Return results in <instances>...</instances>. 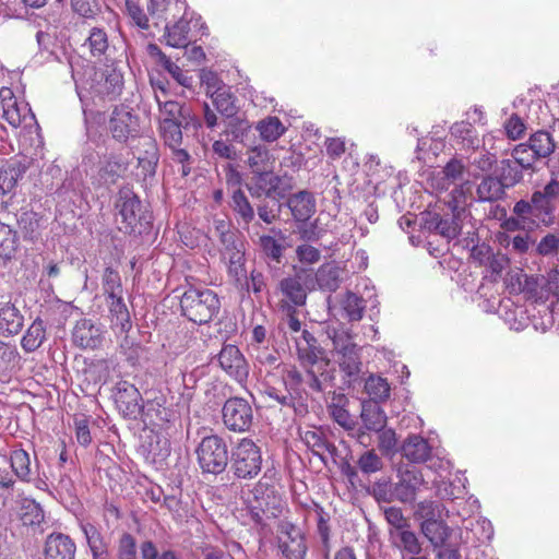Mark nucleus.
I'll use <instances>...</instances> for the list:
<instances>
[{"label": "nucleus", "instance_id": "nucleus-1", "mask_svg": "<svg viewBox=\"0 0 559 559\" xmlns=\"http://www.w3.org/2000/svg\"><path fill=\"white\" fill-rule=\"evenodd\" d=\"M480 509L479 501L473 496L464 501L456 515L462 518V525L456 533V559H480V546L492 538L493 527L487 519L475 516Z\"/></svg>", "mask_w": 559, "mask_h": 559}, {"label": "nucleus", "instance_id": "nucleus-2", "mask_svg": "<svg viewBox=\"0 0 559 559\" xmlns=\"http://www.w3.org/2000/svg\"><path fill=\"white\" fill-rule=\"evenodd\" d=\"M179 305L182 316L197 324L209 323L221 309V301L215 292L193 286L183 292Z\"/></svg>", "mask_w": 559, "mask_h": 559}, {"label": "nucleus", "instance_id": "nucleus-3", "mask_svg": "<svg viewBox=\"0 0 559 559\" xmlns=\"http://www.w3.org/2000/svg\"><path fill=\"white\" fill-rule=\"evenodd\" d=\"M425 225L430 230L429 253L439 260L441 267L451 270L454 261L451 251V240L454 238L453 221L443 219L438 213H429Z\"/></svg>", "mask_w": 559, "mask_h": 559}, {"label": "nucleus", "instance_id": "nucleus-4", "mask_svg": "<svg viewBox=\"0 0 559 559\" xmlns=\"http://www.w3.org/2000/svg\"><path fill=\"white\" fill-rule=\"evenodd\" d=\"M116 209L121 217L119 227L126 234H142L150 228L152 214L144 209L140 198L129 189H121L118 192Z\"/></svg>", "mask_w": 559, "mask_h": 559}, {"label": "nucleus", "instance_id": "nucleus-5", "mask_svg": "<svg viewBox=\"0 0 559 559\" xmlns=\"http://www.w3.org/2000/svg\"><path fill=\"white\" fill-rule=\"evenodd\" d=\"M262 452L260 447L249 438H242L230 454V472L236 479H254L262 469Z\"/></svg>", "mask_w": 559, "mask_h": 559}, {"label": "nucleus", "instance_id": "nucleus-6", "mask_svg": "<svg viewBox=\"0 0 559 559\" xmlns=\"http://www.w3.org/2000/svg\"><path fill=\"white\" fill-rule=\"evenodd\" d=\"M468 156V158H456V183L460 181L461 194H465L471 190L469 180L465 176L477 179L483 174L488 173L493 164L497 163L496 154L489 152L484 145ZM457 193L459 189L456 188Z\"/></svg>", "mask_w": 559, "mask_h": 559}, {"label": "nucleus", "instance_id": "nucleus-7", "mask_svg": "<svg viewBox=\"0 0 559 559\" xmlns=\"http://www.w3.org/2000/svg\"><path fill=\"white\" fill-rule=\"evenodd\" d=\"M0 117L14 129L38 127L28 104L20 100L8 86L0 88Z\"/></svg>", "mask_w": 559, "mask_h": 559}, {"label": "nucleus", "instance_id": "nucleus-8", "mask_svg": "<svg viewBox=\"0 0 559 559\" xmlns=\"http://www.w3.org/2000/svg\"><path fill=\"white\" fill-rule=\"evenodd\" d=\"M197 457L204 473H222L228 464L226 442L216 435L204 437L197 449Z\"/></svg>", "mask_w": 559, "mask_h": 559}, {"label": "nucleus", "instance_id": "nucleus-9", "mask_svg": "<svg viewBox=\"0 0 559 559\" xmlns=\"http://www.w3.org/2000/svg\"><path fill=\"white\" fill-rule=\"evenodd\" d=\"M443 511L444 507L441 503L421 502L418 507V512L425 519L421 531L436 547L444 546L452 532L442 518Z\"/></svg>", "mask_w": 559, "mask_h": 559}, {"label": "nucleus", "instance_id": "nucleus-10", "mask_svg": "<svg viewBox=\"0 0 559 559\" xmlns=\"http://www.w3.org/2000/svg\"><path fill=\"white\" fill-rule=\"evenodd\" d=\"M467 121L456 123V158H468L469 154L479 150L484 145V140L479 136L473 123L481 122L484 112L475 107L466 112Z\"/></svg>", "mask_w": 559, "mask_h": 559}, {"label": "nucleus", "instance_id": "nucleus-11", "mask_svg": "<svg viewBox=\"0 0 559 559\" xmlns=\"http://www.w3.org/2000/svg\"><path fill=\"white\" fill-rule=\"evenodd\" d=\"M107 129L112 139L119 143H127L138 136L140 132V118L124 105L115 106Z\"/></svg>", "mask_w": 559, "mask_h": 559}, {"label": "nucleus", "instance_id": "nucleus-12", "mask_svg": "<svg viewBox=\"0 0 559 559\" xmlns=\"http://www.w3.org/2000/svg\"><path fill=\"white\" fill-rule=\"evenodd\" d=\"M190 126L181 124L180 122L163 121L158 123V131L164 144L173 152V160L182 165L181 174L183 177L190 174V155L181 147L182 144V128Z\"/></svg>", "mask_w": 559, "mask_h": 559}, {"label": "nucleus", "instance_id": "nucleus-13", "mask_svg": "<svg viewBox=\"0 0 559 559\" xmlns=\"http://www.w3.org/2000/svg\"><path fill=\"white\" fill-rule=\"evenodd\" d=\"M225 426L235 432L248 431L253 421L252 407L241 397L228 399L222 409Z\"/></svg>", "mask_w": 559, "mask_h": 559}, {"label": "nucleus", "instance_id": "nucleus-14", "mask_svg": "<svg viewBox=\"0 0 559 559\" xmlns=\"http://www.w3.org/2000/svg\"><path fill=\"white\" fill-rule=\"evenodd\" d=\"M155 100L159 110L158 123L169 121L191 126L193 129L202 127L200 118L186 104L176 100H162L158 94L155 95Z\"/></svg>", "mask_w": 559, "mask_h": 559}, {"label": "nucleus", "instance_id": "nucleus-15", "mask_svg": "<svg viewBox=\"0 0 559 559\" xmlns=\"http://www.w3.org/2000/svg\"><path fill=\"white\" fill-rule=\"evenodd\" d=\"M221 368L239 383L247 381L249 365L240 349L233 344L224 345L217 356Z\"/></svg>", "mask_w": 559, "mask_h": 559}, {"label": "nucleus", "instance_id": "nucleus-16", "mask_svg": "<svg viewBox=\"0 0 559 559\" xmlns=\"http://www.w3.org/2000/svg\"><path fill=\"white\" fill-rule=\"evenodd\" d=\"M114 401L118 411L126 418H136L142 411V396L136 386L128 381L116 384Z\"/></svg>", "mask_w": 559, "mask_h": 559}, {"label": "nucleus", "instance_id": "nucleus-17", "mask_svg": "<svg viewBox=\"0 0 559 559\" xmlns=\"http://www.w3.org/2000/svg\"><path fill=\"white\" fill-rule=\"evenodd\" d=\"M278 547L286 559H304L307 552L305 537L300 528L290 523L282 525Z\"/></svg>", "mask_w": 559, "mask_h": 559}, {"label": "nucleus", "instance_id": "nucleus-18", "mask_svg": "<svg viewBox=\"0 0 559 559\" xmlns=\"http://www.w3.org/2000/svg\"><path fill=\"white\" fill-rule=\"evenodd\" d=\"M104 332L91 319H80L72 331V342L82 349H97L103 345Z\"/></svg>", "mask_w": 559, "mask_h": 559}, {"label": "nucleus", "instance_id": "nucleus-19", "mask_svg": "<svg viewBox=\"0 0 559 559\" xmlns=\"http://www.w3.org/2000/svg\"><path fill=\"white\" fill-rule=\"evenodd\" d=\"M29 168L26 158L10 157L0 166V190L3 194L12 192Z\"/></svg>", "mask_w": 559, "mask_h": 559}, {"label": "nucleus", "instance_id": "nucleus-20", "mask_svg": "<svg viewBox=\"0 0 559 559\" xmlns=\"http://www.w3.org/2000/svg\"><path fill=\"white\" fill-rule=\"evenodd\" d=\"M76 545L63 533H51L44 547L45 559H75Z\"/></svg>", "mask_w": 559, "mask_h": 559}, {"label": "nucleus", "instance_id": "nucleus-21", "mask_svg": "<svg viewBox=\"0 0 559 559\" xmlns=\"http://www.w3.org/2000/svg\"><path fill=\"white\" fill-rule=\"evenodd\" d=\"M109 312L110 328L118 333H128L132 328L129 309L123 295L105 298Z\"/></svg>", "mask_w": 559, "mask_h": 559}, {"label": "nucleus", "instance_id": "nucleus-22", "mask_svg": "<svg viewBox=\"0 0 559 559\" xmlns=\"http://www.w3.org/2000/svg\"><path fill=\"white\" fill-rule=\"evenodd\" d=\"M222 254L228 261V272L237 281L246 276L245 242L238 237L223 245Z\"/></svg>", "mask_w": 559, "mask_h": 559}, {"label": "nucleus", "instance_id": "nucleus-23", "mask_svg": "<svg viewBox=\"0 0 559 559\" xmlns=\"http://www.w3.org/2000/svg\"><path fill=\"white\" fill-rule=\"evenodd\" d=\"M423 475L417 471L406 469L400 480L392 487V496L401 502H413L423 484Z\"/></svg>", "mask_w": 559, "mask_h": 559}, {"label": "nucleus", "instance_id": "nucleus-24", "mask_svg": "<svg viewBox=\"0 0 559 559\" xmlns=\"http://www.w3.org/2000/svg\"><path fill=\"white\" fill-rule=\"evenodd\" d=\"M24 325V317L11 301H0V335L9 337L19 334Z\"/></svg>", "mask_w": 559, "mask_h": 559}, {"label": "nucleus", "instance_id": "nucleus-25", "mask_svg": "<svg viewBox=\"0 0 559 559\" xmlns=\"http://www.w3.org/2000/svg\"><path fill=\"white\" fill-rule=\"evenodd\" d=\"M17 516L22 525L43 531L41 525L45 522V512L41 506L32 498H21L19 500Z\"/></svg>", "mask_w": 559, "mask_h": 559}, {"label": "nucleus", "instance_id": "nucleus-26", "mask_svg": "<svg viewBox=\"0 0 559 559\" xmlns=\"http://www.w3.org/2000/svg\"><path fill=\"white\" fill-rule=\"evenodd\" d=\"M138 164L145 175H154L158 163V147L156 141L151 136L141 138L138 145Z\"/></svg>", "mask_w": 559, "mask_h": 559}, {"label": "nucleus", "instance_id": "nucleus-27", "mask_svg": "<svg viewBox=\"0 0 559 559\" xmlns=\"http://www.w3.org/2000/svg\"><path fill=\"white\" fill-rule=\"evenodd\" d=\"M128 164L122 160L120 154L109 153L104 155L98 169V176L104 183L115 185L127 170Z\"/></svg>", "mask_w": 559, "mask_h": 559}, {"label": "nucleus", "instance_id": "nucleus-28", "mask_svg": "<svg viewBox=\"0 0 559 559\" xmlns=\"http://www.w3.org/2000/svg\"><path fill=\"white\" fill-rule=\"evenodd\" d=\"M402 453L413 463H423L430 457L431 447L425 438L412 435L404 441Z\"/></svg>", "mask_w": 559, "mask_h": 559}, {"label": "nucleus", "instance_id": "nucleus-29", "mask_svg": "<svg viewBox=\"0 0 559 559\" xmlns=\"http://www.w3.org/2000/svg\"><path fill=\"white\" fill-rule=\"evenodd\" d=\"M348 399L343 393H333L331 402L328 405L331 417L344 429L352 430L355 427V420L347 409Z\"/></svg>", "mask_w": 559, "mask_h": 559}, {"label": "nucleus", "instance_id": "nucleus-30", "mask_svg": "<svg viewBox=\"0 0 559 559\" xmlns=\"http://www.w3.org/2000/svg\"><path fill=\"white\" fill-rule=\"evenodd\" d=\"M288 207L298 222H306L316 211V202L308 191H300L288 199Z\"/></svg>", "mask_w": 559, "mask_h": 559}, {"label": "nucleus", "instance_id": "nucleus-31", "mask_svg": "<svg viewBox=\"0 0 559 559\" xmlns=\"http://www.w3.org/2000/svg\"><path fill=\"white\" fill-rule=\"evenodd\" d=\"M506 190L497 175H487L477 186L476 192L480 202H495L506 197Z\"/></svg>", "mask_w": 559, "mask_h": 559}, {"label": "nucleus", "instance_id": "nucleus-32", "mask_svg": "<svg viewBox=\"0 0 559 559\" xmlns=\"http://www.w3.org/2000/svg\"><path fill=\"white\" fill-rule=\"evenodd\" d=\"M496 175L507 189L515 187L524 178V170L511 158L499 162Z\"/></svg>", "mask_w": 559, "mask_h": 559}, {"label": "nucleus", "instance_id": "nucleus-33", "mask_svg": "<svg viewBox=\"0 0 559 559\" xmlns=\"http://www.w3.org/2000/svg\"><path fill=\"white\" fill-rule=\"evenodd\" d=\"M247 154V163L253 174L274 169L275 157L265 146H254Z\"/></svg>", "mask_w": 559, "mask_h": 559}, {"label": "nucleus", "instance_id": "nucleus-34", "mask_svg": "<svg viewBox=\"0 0 559 559\" xmlns=\"http://www.w3.org/2000/svg\"><path fill=\"white\" fill-rule=\"evenodd\" d=\"M46 340V326L40 318H36L27 328L21 340V346L26 353H33Z\"/></svg>", "mask_w": 559, "mask_h": 559}, {"label": "nucleus", "instance_id": "nucleus-35", "mask_svg": "<svg viewBox=\"0 0 559 559\" xmlns=\"http://www.w3.org/2000/svg\"><path fill=\"white\" fill-rule=\"evenodd\" d=\"M280 289L286 300L292 302L294 307L306 304L307 293L299 277H286L280 283Z\"/></svg>", "mask_w": 559, "mask_h": 559}, {"label": "nucleus", "instance_id": "nucleus-36", "mask_svg": "<svg viewBox=\"0 0 559 559\" xmlns=\"http://www.w3.org/2000/svg\"><path fill=\"white\" fill-rule=\"evenodd\" d=\"M278 185V177L273 174V170L261 171V174H254L252 178V186L249 190L252 195L261 197L272 195Z\"/></svg>", "mask_w": 559, "mask_h": 559}, {"label": "nucleus", "instance_id": "nucleus-37", "mask_svg": "<svg viewBox=\"0 0 559 559\" xmlns=\"http://www.w3.org/2000/svg\"><path fill=\"white\" fill-rule=\"evenodd\" d=\"M301 440L318 456H323L335 450V447L326 440L324 432L320 429L306 430L301 433Z\"/></svg>", "mask_w": 559, "mask_h": 559}, {"label": "nucleus", "instance_id": "nucleus-38", "mask_svg": "<svg viewBox=\"0 0 559 559\" xmlns=\"http://www.w3.org/2000/svg\"><path fill=\"white\" fill-rule=\"evenodd\" d=\"M10 468L21 481H31V457L24 449H15L11 452Z\"/></svg>", "mask_w": 559, "mask_h": 559}, {"label": "nucleus", "instance_id": "nucleus-39", "mask_svg": "<svg viewBox=\"0 0 559 559\" xmlns=\"http://www.w3.org/2000/svg\"><path fill=\"white\" fill-rule=\"evenodd\" d=\"M255 129L260 138L265 142H275L286 132V127L276 116H267L260 120Z\"/></svg>", "mask_w": 559, "mask_h": 559}, {"label": "nucleus", "instance_id": "nucleus-40", "mask_svg": "<svg viewBox=\"0 0 559 559\" xmlns=\"http://www.w3.org/2000/svg\"><path fill=\"white\" fill-rule=\"evenodd\" d=\"M215 108L228 118H233L238 112L237 97L231 92L230 86L223 87L219 92L211 96Z\"/></svg>", "mask_w": 559, "mask_h": 559}, {"label": "nucleus", "instance_id": "nucleus-41", "mask_svg": "<svg viewBox=\"0 0 559 559\" xmlns=\"http://www.w3.org/2000/svg\"><path fill=\"white\" fill-rule=\"evenodd\" d=\"M533 152L540 158L549 157L556 150V142L547 131L539 130L533 133L526 142Z\"/></svg>", "mask_w": 559, "mask_h": 559}, {"label": "nucleus", "instance_id": "nucleus-42", "mask_svg": "<svg viewBox=\"0 0 559 559\" xmlns=\"http://www.w3.org/2000/svg\"><path fill=\"white\" fill-rule=\"evenodd\" d=\"M190 24L187 20H179L170 27L166 28V44L174 48H187L189 39Z\"/></svg>", "mask_w": 559, "mask_h": 559}, {"label": "nucleus", "instance_id": "nucleus-43", "mask_svg": "<svg viewBox=\"0 0 559 559\" xmlns=\"http://www.w3.org/2000/svg\"><path fill=\"white\" fill-rule=\"evenodd\" d=\"M297 355L299 360L304 366H320L323 365L324 368L329 366L328 360H323L322 357L324 355V350L319 346L318 343L314 344H299L297 343Z\"/></svg>", "mask_w": 559, "mask_h": 559}, {"label": "nucleus", "instance_id": "nucleus-44", "mask_svg": "<svg viewBox=\"0 0 559 559\" xmlns=\"http://www.w3.org/2000/svg\"><path fill=\"white\" fill-rule=\"evenodd\" d=\"M316 278L321 289L335 292L341 284L340 269L332 263H325L317 271Z\"/></svg>", "mask_w": 559, "mask_h": 559}, {"label": "nucleus", "instance_id": "nucleus-45", "mask_svg": "<svg viewBox=\"0 0 559 559\" xmlns=\"http://www.w3.org/2000/svg\"><path fill=\"white\" fill-rule=\"evenodd\" d=\"M512 159L525 171L531 175L537 171L535 163L539 157L533 152L530 145L525 143L518 144L511 152Z\"/></svg>", "mask_w": 559, "mask_h": 559}, {"label": "nucleus", "instance_id": "nucleus-46", "mask_svg": "<svg viewBox=\"0 0 559 559\" xmlns=\"http://www.w3.org/2000/svg\"><path fill=\"white\" fill-rule=\"evenodd\" d=\"M360 348L357 347L354 350L345 352L335 357L336 362L342 372L348 378L357 377L361 370L360 360Z\"/></svg>", "mask_w": 559, "mask_h": 559}, {"label": "nucleus", "instance_id": "nucleus-47", "mask_svg": "<svg viewBox=\"0 0 559 559\" xmlns=\"http://www.w3.org/2000/svg\"><path fill=\"white\" fill-rule=\"evenodd\" d=\"M328 335L333 344L334 356L345 352L354 350L358 345L354 342L353 335L344 328L330 329Z\"/></svg>", "mask_w": 559, "mask_h": 559}, {"label": "nucleus", "instance_id": "nucleus-48", "mask_svg": "<svg viewBox=\"0 0 559 559\" xmlns=\"http://www.w3.org/2000/svg\"><path fill=\"white\" fill-rule=\"evenodd\" d=\"M102 289L105 298L123 295V287L119 272L110 266L102 275Z\"/></svg>", "mask_w": 559, "mask_h": 559}, {"label": "nucleus", "instance_id": "nucleus-49", "mask_svg": "<svg viewBox=\"0 0 559 559\" xmlns=\"http://www.w3.org/2000/svg\"><path fill=\"white\" fill-rule=\"evenodd\" d=\"M365 390L369 397L376 402L385 401L390 396V384L386 379L371 374L365 383Z\"/></svg>", "mask_w": 559, "mask_h": 559}, {"label": "nucleus", "instance_id": "nucleus-50", "mask_svg": "<svg viewBox=\"0 0 559 559\" xmlns=\"http://www.w3.org/2000/svg\"><path fill=\"white\" fill-rule=\"evenodd\" d=\"M150 48L158 52L163 67L167 72L171 74V76L178 82V84L185 87H191L192 78L189 76L187 72H185L178 64L173 62L170 58H168L164 52H162L156 45H150Z\"/></svg>", "mask_w": 559, "mask_h": 559}, {"label": "nucleus", "instance_id": "nucleus-51", "mask_svg": "<svg viewBox=\"0 0 559 559\" xmlns=\"http://www.w3.org/2000/svg\"><path fill=\"white\" fill-rule=\"evenodd\" d=\"M17 251V237L7 225H0V257L10 260Z\"/></svg>", "mask_w": 559, "mask_h": 559}, {"label": "nucleus", "instance_id": "nucleus-52", "mask_svg": "<svg viewBox=\"0 0 559 559\" xmlns=\"http://www.w3.org/2000/svg\"><path fill=\"white\" fill-rule=\"evenodd\" d=\"M19 226L25 240L35 241L39 238L40 218L35 213H23Z\"/></svg>", "mask_w": 559, "mask_h": 559}, {"label": "nucleus", "instance_id": "nucleus-53", "mask_svg": "<svg viewBox=\"0 0 559 559\" xmlns=\"http://www.w3.org/2000/svg\"><path fill=\"white\" fill-rule=\"evenodd\" d=\"M80 527L85 536L91 552L108 548V543L105 540L104 535L94 524L85 522L81 523Z\"/></svg>", "mask_w": 559, "mask_h": 559}, {"label": "nucleus", "instance_id": "nucleus-54", "mask_svg": "<svg viewBox=\"0 0 559 559\" xmlns=\"http://www.w3.org/2000/svg\"><path fill=\"white\" fill-rule=\"evenodd\" d=\"M231 207L237 214H239L246 224L250 223L254 217L253 207L241 189L234 191L231 197Z\"/></svg>", "mask_w": 559, "mask_h": 559}, {"label": "nucleus", "instance_id": "nucleus-55", "mask_svg": "<svg viewBox=\"0 0 559 559\" xmlns=\"http://www.w3.org/2000/svg\"><path fill=\"white\" fill-rule=\"evenodd\" d=\"M306 377L304 383L313 392H323L325 382L330 378L328 373L322 370L323 365L311 367L307 366Z\"/></svg>", "mask_w": 559, "mask_h": 559}, {"label": "nucleus", "instance_id": "nucleus-56", "mask_svg": "<svg viewBox=\"0 0 559 559\" xmlns=\"http://www.w3.org/2000/svg\"><path fill=\"white\" fill-rule=\"evenodd\" d=\"M90 51L93 56H102L108 48L107 34L102 28H93L86 40Z\"/></svg>", "mask_w": 559, "mask_h": 559}, {"label": "nucleus", "instance_id": "nucleus-57", "mask_svg": "<svg viewBox=\"0 0 559 559\" xmlns=\"http://www.w3.org/2000/svg\"><path fill=\"white\" fill-rule=\"evenodd\" d=\"M361 419L364 421L365 427L368 430L373 431L381 430L382 428H384L386 423V417L379 407L364 409L361 413Z\"/></svg>", "mask_w": 559, "mask_h": 559}, {"label": "nucleus", "instance_id": "nucleus-58", "mask_svg": "<svg viewBox=\"0 0 559 559\" xmlns=\"http://www.w3.org/2000/svg\"><path fill=\"white\" fill-rule=\"evenodd\" d=\"M146 416L152 426L163 429L170 423L173 412L160 404H156L147 409Z\"/></svg>", "mask_w": 559, "mask_h": 559}, {"label": "nucleus", "instance_id": "nucleus-59", "mask_svg": "<svg viewBox=\"0 0 559 559\" xmlns=\"http://www.w3.org/2000/svg\"><path fill=\"white\" fill-rule=\"evenodd\" d=\"M357 465L361 473L364 474H373L378 471H380L383 466L382 460L380 456L374 452V450L366 451L360 455V457L357 461Z\"/></svg>", "mask_w": 559, "mask_h": 559}, {"label": "nucleus", "instance_id": "nucleus-60", "mask_svg": "<svg viewBox=\"0 0 559 559\" xmlns=\"http://www.w3.org/2000/svg\"><path fill=\"white\" fill-rule=\"evenodd\" d=\"M251 130V124L247 119L234 118L229 121L226 134L233 141L243 142L245 138Z\"/></svg>", "mask_w": 559, "mask_h": 559}, {"label": "nucleus", "instance_id": "nucleus-61", "mask_svg": "<svg viewBox=\"0 0 559 559\" xmlns=\"http://www.w3.org/2000/svg\"><path fill=\"white\" fill-rule=\"evenodd\" d=\"M119 559H136V540L130 533H123L118 540Z\"/></svg>", "mask_w": 559, "mask_h": 559}, {"label": "nucleus", "instance_id": "nucleus-62", "mask_svg": "<svg viewBox=\"0 0 559 559\" xmlns=\"http://www.w3.org/2000/svg\"><path fill=\"white\" fill-rule=\"evenodd\" d=\"M378 448L383 454H391L396 451L397 439L393 429L379 430Z\"/></svg>", "mask_w": 559, "mask_h": 559}, {"label": "nucleus", "instance_id": "nucleus-63", "mask_svg": "<svg viewBox=\"0 0 559 559\" xmlns=\"http://www.w3.org/2000/svg\"><path fill=\"white\" fill-rule=\"evenodd\" d=\"M531 206L533 207L535 216H551L554 213V205L548 201L539 191H535L531 198Z\"/></svg>", "mask_w": 559, "mask_h": 559}, {"label": "nucleus", "instance_id": "nucleus-64", "mask_svg": "<svg viewBox=\"0 0 559 559\" xmlns=\"http://www.w3.org/2000/svg\"><path fill=\"white\" fill-rule=\"evenodd\" d=\"M259 242L265 255L277 262L281 260L283 255V247L277 242L275 238L272 236L263 235L260 237Z\"/></svg>", "mask_w": 559, "mask_h": 559}]
</instances>
